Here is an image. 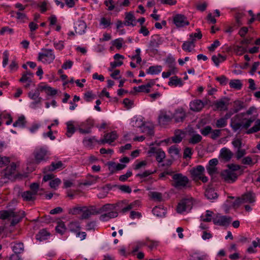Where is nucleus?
<instances>
[{"instance_id":"f257e3e1","label":"nucleus","mask_w":260,"mask_h":260,"mask_svg":"<svg viewBox=\"0 0 260 260\" xmlns=\"http://www.w3.org/2000/svg\"><path fill=\"white\" fill-rule=\"evenodd\" d=\"M17 205V201L15 199L11 200L6 206L7 210L0 211V219H11V225H15L22 219L24 216L23 211H16V207Z\"/></svg>"},{"instance_id":"f03ea898","label":"nucleus","mask_w":260,"mask_h":260,"mask_svg":"<svg viewBox=\"0 0 260 260\" xmlns=\"http://www.w3.org/2000/svg\"><path fill=\"white\" fill-rule=\"evenodd\" d=\"M55 58L53 50L51 49L43 48L38 54V60L44 64L52 63Z\"/></svg>"},{"instance_id":"7ed1b4c3","label":"nucleus","mask_w":260,"mask_h":260,"mask_svg":"<svg viewBox=\"0 0 260 260\" xmlns=\"http://www.w3.org/2000/svg\"><path fill=\"white\" fill-rule=\"evenodd\" d=\"M204 168L201 165L198 166L196 168H193L190 171V173L193 180H200L203 182L206 183L208 181V179L204 175Z\"/></svg>"},{"instance_id":"20e7f679","label":"nucleus","mask_w":260,"mask_h":260,"mask_svg":"<svg viewBox=\"0 0 260 260\" xmlns=\"http://www.w3.org/2000/svg\"><path fill=\"white\" fill-rule=\"evenodd\" d=\"M173 186L176 188H182L187 186L189 180L188 178L181 173L174 174L172 176Z\"/></svg>"},{"instance_id":"39448f33","label":"nucleus","mask_w":260,"mask_h":260,"mask_svg":"<svg viewBox=\"0 0 260 260\" xmlns=\"http://www.w3.org/2000/svg\"><path fill=\"white\" fill-rule=\"evenodd\" d=\"M41 91L40 87L36 88L35 90H32L28 93V97L34 101L30 104V107L35 109L39 104H40L42 101V98L40 97V91Z\"/></svg>"},{"instance_id":"423d86ee","label":"nucleus","mask_w":260,"mask_h":260,"mask_svg":"<svg viewBox=\"0 0 260 260\" xmlns=\"http://www.w3.org/2000/svg\"><path fill=\"white\" fill-rule=\"evenodd\" d=\"M48 150L43 147L37 149L34 152L35 161L37 164L42 161H46L48 159L49 155Z\"/></svg>"},{"instance_id":"0eeeda50","label":"nucleus","mask_w":260,"mask_h":260,"mask_svg":"<svg viewBox=\"0 0 260 260\" xmlns=\"http://www.w3.org/2000/svg\"><path fill=\"white\" fill-rule=\"evenodd\" d=\"M192 207V202L190 199H184L180 201L177 207V211L179 213H182L185 211L191 210Z\"/></svg>"},{"instance_id":"6e6552de","label":"nucleus","mask_w":260,"mask_h":260,"mask_svg":"<svg viewBox=\"0 0 260 260\" xmlns=\"http://www.w3.org/2000/svg\"><path fill=\"white\" fill-rule=\"evenodd\" d=\"M221 176L226 183H233L237 180L238 175L237 173H233L232 171L226 169L221 172Z\"/></svg>"},{"instance_id":"1a4fd4ad","label":"nucleus","mask_w":260,"mask_h":260,"mask_svg":"<svg viewBox=\"0 0 260 260\" xmlns=\"http://www.w3.org/2000/svg\"><path fill=\"white\" fill-rule=\"evenodd\" d=\"M173 119V114L170 112L165 110L160 111L158 119L160 124L165 125Z\"/></svg>"},{"instance_id":"9d476101","label":"nucleus","mask_w":260,"mask_h":260,"mask_svg":"<svg viewBox=\"0 0 260 260\" xmlns=\"http://www.w3.org/2000/svg\"><path fill=\"white\" fill-rule=\"evenodd\" d=\"M81 219H87L91 215L99 214L94 206L82 207Z\"/></svg>"},{"instance_id":"9b49d317","label":"nucleus","mask_w":260,"mask_h":260,"mask_svg":"<svg viewBox=\"0 0 260 260\" xmlns=\"http://www.w3.org/2000/svg\"><path fill=\"white\" fill-rule=\"evenodd\" d=\"M162 43V38L158 35H154L152 37L149 42L148 48L153 51H156L160 45Z\"/></svg>"},{"instance_id":"f8f14e48","label":"nucleus","mask_w":260,"mask_h":260,"mask_svg":"<svg viewBox=\"0 0 260 260\" xmlns=\"http://www.w3.org/2000/svg\"><path fill=\"white\" fill-rule=\"evenodd\" d=\"M232 220V218L230 216H217L213 219V221L215 224L226 226L231 222Z\"/></svg>"},{"instance_id":"ddd939ff","label":"nucleus","mask_w":260,"mask_h":260,"mask_svg":"<svg viewBox=\"0 0 260 260\" xmlns=\"http://www.w3.org/2000/svg\"><path fill=\"white\" fill-rule=\"evenodd\" d=\"M186 117V112L182 108L176 109L173 114V118L176 123L183 122Z\"/></svg>"},{"instance_id":"4468645a","label":"nucleus","mask_w":260,"mask_h":260,"mask_svg":"<svg viewBox=\"0 0 260 260\" xmlns=\"http://www.w3.org/2000/svg\"><path fill=\"white\" fill-rule=\"evenodd\" d=\"M174 22L177 27H183L189 24L186 17L182 14L176 15L174 17Z\"/></svg>"},{"instance_id":"2eb2a0df","label":"nucleus","mask_w":260,"mask_h":260,"mask_svg":"<svg viewBox=\"0 0 260 260\" xmlns=\"http://www.w3.org/2000/svg\"><path fill=\"white\" fill-rule=\"evenodd\" d=\"M117 138L116 132L114 131L110 133H107L104 135V138L98 141L99 144H104L105 143L111 144L114 142Z\"/></svg>"},{"instance_id":"dca6fc26","label":"nucleus","mask_w":260,"mask_h":260,"mask_svg":"<svg viewBox=\"0 0 260 260\" xmlns=\"http://www.w3.org/2000/svg\"><path fill=\"white\" fill-rule=\"evenodd\" d=\"M17 165L15 162H12L4 171V174L6 177L10 178L11 176H14L17 174Z\"/></svg>"},{"instance_id":"f3484780","label":"nucleus","mask_w":260,"mask_h":260,"mask_svg":"<svg viewBox=\"0 0 260 260\" xmlns=\"http://www.w3.org/2000/svg\"><path fill=\"white\" fill-rule=\"evenodd\" d=\"M149 153L155 154L156 155V159L159 162H162L166 157L165 152L159 148L157 149L155 147H151L149 150Z\"/></svg>"},{"instance_id":"a211bd4d","label":"nucleus","mask_w":260,"mask_h":260,"mask_svg":"<svg viewBox=\"0 0 260 260\" xmlns=\"http://www.w3.org/2000/svg\"><path fill=\"white\" fill-rule=\"evenodd\" d=\"M218 160L217 158H213L211 159L206 167L207 171L208 174L210 175H213L217 173L216 165L218 164Z\"/></svg>"},{"instance_id":"6ab92c4d","label":"nucleus","mask_w":260,"mask_h":260,"mask_svg":"<svg viewBox=\"0 0 260 260\" xmlns=\"http://www.w3.org/2000/svg\"><path fill=\"white\" fill-rule=\"evenodd\" d=\"M142 133L146 134L148 136H152L154 135V126L152 123H146L140 126Z\"/></svg>"},{"instance_id":"aec40b11","label":"nucleus","mask_w":260,"mask_h":260,"mask_svg":"<svg viewBox=\"0 0 260 260\" xmlns=\"http://www.w3.org/2000/svg\"><path fill=\"white\" fill-rule=\"evenodd\" d=\"M258 158V155L247 156L242 158L241 163L243 165L251 167L257 162Z\"/></svg>"},{"instance_id":"412c9836","label":"nucleus","mask_w":260,"mask_h":260,"mask_svg":"<svg viewBox=\"0 0 260 260\" xmlns=\"http://www.w3.org/2000/svg\"><path fill=\"white\" fill-rule=\"evenodd\" d=\"M190 138L188 139V142L191 144H196L200 143L202 140V137L198 134L194 133L193 130L189 131Z\"/></svg>"},{"instance_id":"4be33fe9","label":"nucleus","mask_w":260,"mask_h":260,"mask_svg":"<svg viewBox=\"0 0 260 260\" xmlns=\"http://www.w3.org/2000/svg\"><path fill=\"white\" fill-rule=\"evenodd\" d=\"M233 153L227 148H223L220 150V156L226 161H229L233 157Z\"/></svg>"},{"instance_id":"5701e85b","label":"nucleus","mask_w":260,"mask_h":260,"mask_svg":"<svg viewBox=\"0 0 260 260\" xmlns=\"http://www.w3.org/2000/svg\"><path fill=\"white\" fill-rule=\"evenodd\" d=\"M204 104L203 102L200 100H196L190 104V109L191 111L199 112L201 111L204 107Z\"/></svg>"},{"instance_id":"b1692460","label":"nucleus","mask_w":260,"mask_h":260,"mask_svg":"<svg viewBox=\"0 0 260 260\" xmlns=\"http://www.w3.org/2000/svg\"><path fill=\"white\" fill-rule=\"evenodd\" d=\"M64 168L63 164L61 161L57 162H52L51 164L44 169V172L46 173L48 171H54L55 170L62 169Z\"/></svg>"},{"instance_id":"393cba45","label":"nucleus","mask_w":260,"mask_h":260,"mask_svg":"<svg viewBox=\"0 0 260 260\" xmlns=\"http://www.w3.org/2000/svg\"><path fill=\"white\" fill-rule=\"evenodd\" d=\"M117 216L118 213L115 211V210H114L102 214L100 216V219L102 221H106L111 218L116 217Z\"/></svg>"},{"instance_id":"a878e982","label":"nucleus","mask_w":260,"mask_h":260,"mask_svg":"<svg viewBox=\"0 0 260 260\" xmlns=\"http://www.w3.org/2000/svg\"><path fill=\"white\" fill-rule=\"evenodd\" d=\"M109 169L112 172L116 171H120L125 168L126 165L121 164H116L114 162L110 161L108 163Z\"/></svg>"},{"instance_id":"bb28decb","label":"nucleus","mask_w":260,"mask_h":260,"mask_svg":"<svg viewBox=\"0 0 260 260\" xmlns=\"http://www.w3.org/2000/svg\"><path fill=\"white\" fill-rule=\"evenodd\" d=\"M86 28V23L83 21H78L75 26L76 34L82 35L85 32Z\"/></svg>"},{"instance_id":"cd10ccee","label":"nucleus","mask_w":260,"mask_h":260,"mask_svg":"<svg viewBox=\"0 0 260 260\" xmlns=\"http://www.w3.org/2000/svg\"><path fill=\"white\" fill-rule=\"evenodd\" d=\"M243 203H252L255 202V195L251 192H248L243 194L241 198Z\"/></svg>"},{"instance_id":"c85d7f7f","label":"nucleus","mask_w":260,"mask_h":260,"mask_svg":"<svg viewBox=\"0 0 260 260\" xmlns=\"http://www.w3.org/2000/svg\"><path fill=\"white\" fill-rule=\"evenodd\" d=\"M32 77V73L27 72L22 75V77L19 79V81L22 83H27L28 85H30Z\"/></svg>"},{"instance_id":"c756f323","label":"nucleus","mask_w":260,"mask_h":260,"mask_svg":"<svg viewBox=\"0 0 260 260\" xmlns=\"http://www.w3.org/2000/svg\"><path fill=\"white\" fill-rule=\"evenodd\" d=\"M98 140H97L95 137H92L90 138L86 137L84 139L83 141V143L84 145L88 148H91L95 142L98 143Z\"/></svg>"},{"instance_id":"7c9ffc66","label":"nucleus","mask_w":260,"mask_h":260,"mask_svg":"<svg viewBox=\"0 0 260 260\" xmlns=\"http://www.w3.org/2000/svg\"><path fill=\"white\" fill-rule=\"evenodd\" d=\"M154 215L157 217H164L166 213V210L161 206H156L152 210Z\"/></svg>"},{"instance_id":"2f4dec72","label":"nucleus","mask_w":260,"mask_h":260,"mask_svg":"<svg viewBox=\"0 0 260 260\" xmlns=\"http://www.w3.org/2000/svg\"><path fill=\"white\" fill-rule=\"evenodd\" d=\"M194 47V39L183 43L182 48L183 50L190 52Z\"/></svg>"},{"instance_id":"473e14b6","label":"nucleus","mask_w":260,"mask_h":260,"mask_svg":"<svg viewBox=\"0 0 260 260\" xmlns=\"http://www.w3.org/2000/svg\"><path fill=\"white\" fill-rule=\"evenodd\" d=\"M21 197L25 201H32L36 200V195L30 191H24L22 192Z\"/></svg>"},{"instance_id":"72a5a7b5","label":"nucleus","mask_w":260,"mask_h":260,"mask_svg":"<svg viewBox=\"0 0 260 260\" xmlns=\"http://www.w3.org/2000/svg\"><path fill=\"white\" fill-rule=\"evenodd\" d=\"M117 204H108L104 205L102 207H101L99 210H98L99 212V213H103L104 212H108L112 210H115L116 206Z\"/></svg>"},{"instance_id":"f704fd0d","label":"nucleus","mask_w":260,"mask_h":260,"mask_svg":"<svg viewBox=\"0 0 260 260\" xmlns=\"http://www.w3.org/2000/svg\"><path fill=\"white\" fill-rule=\"evenodd\" d=\"M49 236V233L45 230L43 229L41 230L38 234L36 235V239L42 241L46 240Z\"/></svg>"},{"instance_id":"c9c22d12","label":"nucleus","mask_w":260,"mask_h":260,"mask_svg":"<svg viewBox=\"0 0 260 260\" xmlns=\"http://www.w3.org/2000/svg\"><path fill=\"white\" fill-rule=\"evenodd\" d=\"M168 84L170 86H181L183 85V83L180 78H178L177 76H173L170 79Z\"/></svg>"},{"instance_id":"e433bc0d","label":"nucleus","mask_w":260,"mask_h":260,"mask_svg":"<svg viewBox=\"0 0 260 260\" xmlns=\"http://www.w3.org/2000/svg\"><path fill=\"white\" fill-rule=\"evenodd\" d=\"M205 195L209 200L216 199L218 197L217 193L212 188L207 189Z\"/></svg>"},{"instance_id":"4c0bfd02","label":"nucleus","mask_w":260,"mask_h":260,"mask_svg":"<svg viewBox=\"0 0 260 260\" xmlns=\"http://www.w3.org/2000/svg\"><path fill=\"white\" fill-rule=\"evenodd\" d=\"M184 134V133L180 130L176 131L175 135L172 138V141L175 143H180L183 139Z\"/></svg>"},{"instance_id":"58836bf2","label":"nucleus","mask_w":260,"mask_h":260,"mask_svg":"<svg viewBox=\"0 0 260 260\" xmlns=\"http://www.w3.org/2000/svg\"><path fill=\"white\" fill-rule=\"evenodd\" d=\"M228 102L221 100L217 101L215 103V106L217 109L221 111H225L228 109Z\"/></svg>"},{"instance_id":"ea45409f","label":"nucleus","mask_w":260,"mask_h":260,"mask_svg":"<svg viewBox=\"0 0 260 260\" xmlns=\"http://www.w3.org/2000/svg\"><path fill=\"white\" fill-rule=\"evenodd\" d=\"M162 68L160 66H151L146 71L147 74H157L161 71Z\"/></svg>"},{"instance_id":"a19ab883","label":"nucleus","mask_w":260,"mask_h":260,"mask_svg":"<svg viewBox=\"0 0 260 260\" xmlns=\"http://www.w3.org/2000/svg\"><path fill=\"white\" fill-rule=\"evenodd\" d=\"M73 121H70L67 122V135L70 137L75 132V128L73 125Z\"/></svg>"},{"instance_id":"79ce46f5","label":"nucleus","mask_w":260,"mask_h":260,"mask_svg":"<svg viewBox=\"0 0 260 260\" xmlns=\"http://www.w3.org/2000/svg\"><path fill=\"white\" fill-rule=\"evenodd\" d=\"M140 205V202L138 200H136L134 202L132 203L129 205H128L127 207L123 208L122 209V212L124 213L126 212L131 209L137 208L139 207Z\"/></svg>"},{"instance_id":"37998d69","label":"nucleus","mask_w":260,"mask_h":260,"mask_svg":"<svg viewBox=\"0 0 260 260\" xmlns=\"http://www.w3.org/2000/svg\"><path fill=\"white\" fill-rule=\"evenodd\" d=\"M229 85L231 88L238 90L240 89L242 86L241 81L238 79L231 80Z\"/></svg>"},{"instance_id":"c03bdc74","label":"nucleus","mask_w":260,"mask_h":260,"mask_svg":"<svg viewBox=\"0 0 260 260\" xmlns=\"http://www.w3.org/2000/svg\"><path fill=\"white\" fill-rule=\"evenodd\" d=\"M226 59V57L218 54L217 56L213 55L212 57V60L216 66H218L219 63L223 62Z\"/></svg>"},{"instance_id":"a18cd8bd","label":"nucleus","mask_w":260,"mask_h":260,"mask_svg":"<svg viewBox=\"0 0 260 260\" xmlns=\"http://www.w3.org/2000/svg\"><path fill=\"white\" fill-rule=\"evenodd\" d=\"M259 131H260V119H257L254 125L247 131V134H252Z\"/></svg>"},{"instance_id":"49530a36","label":"nucleus","mask_w":260,"mask_h":260,"mask_svg":"<svg viewBox=\"0 0 260 260\" xmlns=\"http://www.w3.org/2000/svg\"><path fill=\"white\" fill-rule=\"evenodd\" d=\"M125 24L127 25H134L133 22L135 20V17L131 12L127 13L125 16Z\"/></svg>"},{"instance_id":"de8ad7c7","label":"nucleus","mask_w":260,"mask_h":260,"mask_svg":"<svg viewBox=\"0 0 260 260\" xmlns=\"http://www.w3.org/2000/svg\"><path fill=\"white\" fill-rule=\"evenodd\" d=\"M23 244L22 243H15L12 246V249L15 253L18 254L23 251Z\"/></svg>"},{"instance_id":"09e8293b","label":"nucleus","mask_w":260,"mask_h":260,"mask_svg":"<svg viewBox=\"0 0 260 260\" xmlns=\"http://www.w3.org/2000/svg\"><path fill=\"white\" fill-rule=\"evenodd\" d=\"M233 113H237L243 108V103L240 101H236L234 102Z\"/></svg>"},{"instance_id":"8fccbe9b","label":"nucleus","mask_w":260,"mask_h":260,"mask_svg":"<svg viewBox=\"0 0 260 260\" xmlns=\"http://www.w3.org/2000/svg\"><path fill=\"white\" fill-rule=\"evenodd\" d=\"M180 150L176 145L171 146L169 149V153L172 157L178 156Z\"/></svg>"},{"instance_id":"3c124183","label":"nucleus","mask_w":260,"mask_h":260,"mask_svg":"<svg viewBox=\"0 0 260 260\" xmlns=\"http://www.w3.org/2000/svg\"><path fill=\"white\" fill-rule=\"evenodd\" d=\"M213 212L210 210H207L205 215H202L201 218V220L204 222H210L212 218Z\"/></svg>"},{"instance_id":"603ef678","label":"nucleus","mask_w":260,"mask_h":260,"mask_svg":"<svg viewBox=\"0 0 260 260\" xmlns=\"http://www.w3.org/2000/svg\"><path fill=\"white\" fill-rule=\"evenodd\" d=\"M40 88L41 91L43 90H46V91L48 94L54 95L57 93L56 90H55L49 86H40Z\"/></svg>"},{"instance_id":"864d4df0","label":"nucleus","mask_w":260,"mask_h":260,"mask_svg":"<svg viewBox=\"0 0 260 260\" xmlns=\"http://www.w3.org/2000/svg\"><path fill=\"white\" fill-rule=\"evenodd\" d=\"M149 197L152 199L160 201L162 200V194L161 193L156 191H151L149 192Z\"/></svg>"},{"instance_id":"5fc2aeb1","label":"nucleus","mask_w":260,"mask_h":260,"mask_svg":"<svg viewBox=\"0 0 260 260\" xmlns=\"http://www.w3.org/2000/svg\"><path fill=\"white\" fill-rule=\"evenodd\" d=\"M26 121L25 120V117L24 116H20L18 118L17 121L13 123L14 127H23L25 125Z\"/></svg>"},{"instance_id":"6e6d98bb","label":"nucleus","mask_w":260,"mask_h":260,"mask_svg":"<svg viewBox=\"0 0 260 260\" xmlns=\"http://www.w3.org/2000/svg\"><path fill=\"white\" fill-rule=\"evenodd\" d=\"M246 154V150L244 149H242V148L237 149V150L235 152L236 157L237 159H238V160L243 158V156Z\"/></svg>"},{"instance_id":"4d7b16f0","label":"nucleus","mask_w":260,"mask_h":260,"mask_svg":"<svg viewBox=\"0 0 260 260\" xmlns=\"http://www.w3.org/2000/svg\"><path fill=\"white\" fill-rule=\"evenodd\" d=\"M61 183V180L59 178H55L51 180L49 182V186L51 188L56 189L59 185Z\"/></svg>"},{"instance_id":"13d9d810","label":"nucleus","mask_w":260,"mask_h":260,"mask_svg":"<svg viewBox=\"0 0 260 260\" xmlns=\"http://www.w3.org/2000/svg\"><path fill=\"white\" fill-rule=\"evenodd\" d=\"M69 228L70 231L72 232H75L79 230L80 227V224L77 221H72L69 224Z\"/></svg>"},{"instance_id":"bf43d9fd","label":"nucleus","mask_w":260,"mask_h":260,"mask_svg":"<svg viewBox=\"0 0 260 260\" xmlns=\"http://www.w3.org/2000/svg\"><path fill=\"white\" fill-rule=\"evenodd\" d=\"M228 121H226V118H221L217 120L216 122V127L217 128H223L226 126Z\"/></svg>"},{"instance_id":"052dcab7","label":"nucleus","mask_w":260,"mask_h":260,"mask_svg":"<svg viewBox=\"0 0 260 260\" xmlns=\"http://www.w3.org/2000/svg\"><path fill=\"white\" fill-rule=\"evenodd\" d=\"M57 233L62 235L66 231L65 224L63 222H59L55 228Z\"/></svg>"},{"instance_id":"680f3d73","label":"nucleus","mask_w":260,"mask_h":260,"mask_svg":"<svg viewBox=\"0 0 260 260\" xmlns=\"http://www.w3.org/2000/svg\"><path fill=\"white\" fill-rule=\"evenodd\" d=\"M10 162V160L9 157L0 155V167H4Z\"/></svg>"},{"instance_id":"e2e57ef3","label":"nucleus","mask_w":260,"mask_h":260,"mask_svg":"<svg viewBox=\"0 0 260 260\" xmlns=\"http://www.w3.org/2000/svg\"><path fill=\"white\" fill-rule=\"evenodd\" d=\"M197 32L192 33L189 35V39L192 40V39H194V42L196 41V39H201L202 37V34L201 31L199 29H197Z\"/></svg>"},{"instance_id":"0e129e2a","label":"nucleus","mask_w":260,"mask_h":260,"mask_svg":"<svg viewBox=\"0 0 260 260\" xmlns=\"http://www.w3.org/2000/svg\"><path fill=\"white\" fill-rule=\"evenodd\" d=\"M207 257L206 254L199 255L198 252H195L191 256V258L189 260H205Z\"/></svg>"},{"instance_id":"69168bd1","label":"nucleus","mask_w":260,"mask_h":260,"mask_svg":"<svg viewBox=\"0 0 260 260\" xmlns=\"http://www.w3.org/2000/svg\"><path fill=\"white\" fill-rule=\"evenodd\" d=\"M234 50L235 52L239 55H241L243 53L246 52V49L242 46H235L234 47Z\"/></svg>"},{"instance_id":"338daca9","label":"nucleus","mask_w":260,"mask_h":260,"mask_svg":"<svg viewBox=\"0 0 260 260\" xmlns=\"http://www.w3.org/2000/svg\"><path fill=\"white\" fill-rule=\"evenodd\" d=\"M246 120L245 122L243 121L242 123V127L247 129L252 124V122L255 120V118L254 117H251L248 119H245Z\"/></svg>"},{"instance_id":"774afa93","label":"nucleus","mask_w":260,"mask_h":260,"mask_svg":"<svg viewBox=\"0 0 260 260\" xmlns=\"http://www.w3.org/2000/svg\"><path fill=\"white\" fill-rule=\"evenodd\" d=\"M232 145H233L235 148L237 149L242 148V142L240 139H234L232 142Z\"/></svg>"}]
</instances>
